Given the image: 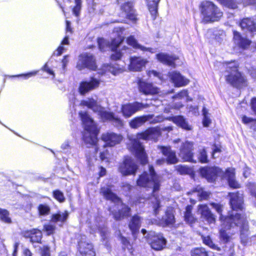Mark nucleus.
Masks as SVG:
<instances>
[{"instance_id": "nucleus-34", "label": "nucleus", "mask_w": 256, "mask_h": 256, "mask_svg": "<svg viewBox=\"0 0 256 256\" xmlns=\"http://www.w3.org/2000/svg\"><path fill=\"white\" fill-rule=\"evenodd\" d=\"M160 0H146L149 11L154 20L158 13V4Z\"/></svg>"}, {"instance_id": "nucleus-11", "label": "nucleus", "mask_w": 256, "mask_h": 256, "mask_svg": "<svg viewBox=\"0 0 256 256\" xmlns=\"http://www.w3.org/2000/svg\"><path fill=\"white\" fill-rule=\"evenodd\" d=\"M147 239L152 248L155 250H162L166 245V240L160 233L150 232L148 235Z\"/></svg>"}, {"instance_id": "nucleus-5", "label": "nucleus", "mask_w": 256, "mask_h": 256, "mask_svg": "<svg viewBox=\"0 0 256 256\" xmlns=\"http://www.w3.org/2000/svg\"><path fill=\"white\" fill-rule=\"evenodd\" d=\"M80 104L88 107L94 112L98 114L103 122H110L116 126H123V121L120 118L116 116L113 112L106 110L105 108L100 106L93 98L82 100Z\"/></svg>"}, {"instance_id": "nucleus-58", "label": "nucleus", "mask_w": 256, "mask_h": 256, "mask_svg": "<svg viewBox=\"0 0 256 256\" xmlns=\"http://www.w3.org/2000/svg\"><path fill=\"white\" fill-rule=\"evenodd\" d=\"M248 187L250 190L252 195L256 198V185L254 183H249Z\"/></svg>"}, {"instance_id": "nucleus-16", "label": "nucleus", "mask_w": 256, "mask_h": 256, "mask_svg": "<svg viewBox=\"0 0 256 256\" xmlns=\"http://www.w3.org/2000/svg\"><path fill=\"white\" fill-rule=\"evenodd\" d=\"M137 168L134 160L130 156H126L119 167V170L122 175L127 176L135 174Z\"/></svg>"}, {"instance_id": "nucleus-24", "label": "nucleus", "mask_w": 256, "mask_h": 256, "mask_svg": "<svg viewBox=\"0 0 256 256\" xmlns=\"http://www.w3.org/2000/svg\"><path fill=\"white\" fill-rule=\"evenodd\" d=\"M138 88L140 92L146 95L154 94L159 92L158 88L154 86L152 84L147 83L142 80L139 81Z\"/></svg>"}, {"instance_id": "nucleus-4", "label": "nucleus", "mask_w": 256, "mask_h": 256, "mask_svg": "<svg viewBox=\"0 0 256 256\" xmlns=\"http://www.w3.org/2000/svg\"><path fill=\"white\" fill-rule=\"evenodd\" d=\"M200 173L209 182H212L218 176L227 179L230 186L233 188H238L240 184L236 180L234 170L228 168L225 172L218 167H205L200 168Z\"/></svg>"}, {"instance_id": "nucleus-14", "label": "nucleus", "mask_w": 256, "mask_h": 256, "mask_svg": "<svg viewBox=\"0 0 256 256\" xmlns=\"http://www.w3.org/2000/svg\"><path fill=\"white\" fill-rule=\"evenodd\" d=\"M158 149L166 158L158 159L156 163L158 165H162L166 162L168 164H174L178 162V158L170 146H158Z\"/></svg>"}, {"instance_id": "nucleus-51", "label": "nucleus", "mask_w": 256, "mask_h": 256, "mask_svg": "<svg viewBox=\"0 0 256 256\" xmlns=\"http://www.w3.org/2000/svg\"><path fill=\"white\" fill-rule=\"evenodd\" d=\"M120 240L124 246V248H126L130 252V254H132V246L130 242L124 237L120 236Z\"/></svg>"}, {"instance_id": "nucleus-25", "label": "nucleus", "mask_w": 256, "mask_h": 256, "mask_svg": "<svg viewBox=\"0 0 256 256\" xmlns=\"http://www.w3.org/2000/svg\"><path fill=\"white\" fill-rule=\"evenodd\" d=\"M122 10L124 12V16L131 20L132 22H136V16L134 14L133 9V2H128L124 4L121 8Z\"/></svg>"}, {"instance_id": "nucleus-2", "label": "nucleus", "mask_w": 256, "mask_h": 256, "mask_svg": "<svg viewBox=\"0 0 256 256\" xmlns=\"http://www.w3.org/2000/svg\"><path fill=\"white\" fill-rule=\"evenodd\" d=\"M137 184L140 186L152 189L153 195L150 200L154 214L156 216L162 206L164 198L162 196L157 194L160 186V178L155 172L153 166H148V171L144 172L140 176L137 180Z\"/></svg>"}, {"instance_id": "nucleus-9", "label": "nucleus", "mask_w": 256, "mask_h": 256, "mask_svg": "<svg viewBox=\"0 0 256 256\" xmlns=\"http://www.w3.org/2000/svg\"><path fill=\"white\" fill-rule=\"evenodd\" d=\"M226 68L224 76L226 80L233 86L238 87L245 82L244 78L238 71V64L235 60L227 62L222 64Z\"/></svg>"}, {"instance_id": "nucleus-57", "label": "nucleus", "mask_w": 256, "mask_h": 256, "mask_svg": "<svg viewBox=\"0 0 256 256\" xmlns=\"http://www.w3.org/2000/svg\"><path fill=\"white\" fill-rule=\"evenodd\" d=\"M153 118V117L152 118ZM164 118L162 116H158L154 118H152L150 121V124H154L158 122H161L164 120Z\"/></svg>"}, {"instance_id": "nucleus-23", "label": "nucleus", "mask_w": 256, "mask_h": 256, "mask_svg": "<svg viewBox=\"0 0 256 256\" xmlns=\"http://www.w3.org/2000/svg\"><path fill=\"white\" fill-rule=\"evenodd\" d=\"M147 60L141 57L134 56L130 58L128 68L130 70L140 71L147 63Z\"/></svg>"}, {"instance_id": "nucleus-37", "label": "nucleus", "mask_w": 256, "mask_h": 256, "mask_svg": "<svg viewBox=\"0 0 256 256\" xmlns=\"http://www.w3.org/2000/svg\"><path fill=\"white\" fill-rule=\"evenodd\" d=\"M191 256H214V254L210 251H207L204 248H194L190 252Z\"/></svg>"}, {"instance_id": "nucleus-31", "label": "nucleus", "mask_w": 256, "mask_h": 256, "mask_svg": "<svg viewBox=\"0 0 256 256\" xmlns=\"http://www.w3.org/2000/svg\"><path fill=\"white\" fill-rule=\"evenodd\" d=\"M168 119L169 120H172L176 125L181 127L183 129H184L187 130H192V126L188 124V122H186V120L182 116H175L170 117Z\"/></svg>"}, {"instance_id": "nucleus-61", "label": "nucleus", "mask_w": 256, "mask_h": 256, "mask_svg": "<svg viewBox=\"0 0 256 256\" xmlns=\"http://www.w3.org/2000/svg\"><path fill=\"white\" fill-rule=\"evenodd\" d=\"M148 74L150 77H151L152 76H154L158 78L160 80H162V76L160 73H158L154 70H150L148 72Z\"/></svg>"}, {"instance_id": "nucleus-55", "label": "nucleus", "mask_w": 256, "mask_h": 256, "mask_svg": "<svg viewBox=\"0 0 256 256\" xmlns=\"http://www.w3.org/2000/svg\"><path fill=\"white\" fill-rule=\"evenodd\" d=\"M198 158L200 161L202 163H206L208 162L207 154L204 149H203L200 152Z\"/></svg>"}, {"instance_id": "nucleus-53", "label": "nucleus", "mask_w": 256, "mask_h": 256, "mask_svg": "<svg viewBox=\"0 0 256 256\" xmlns=\"http://www.w3.org/2000/svg\"><path fill=\"white\" fill-rule=\"evenodd\" d=\"M54 197L60 202H63L64 201L65 198L63 193L59 190H56L53 192Z\"/></svg>"}, {"instance_id": "nucleus-17", "label": "nucleus", "mask_w": 256, "mask_h": 256, "mask_svg": "<svg viewBox=\"0 0 256 256\" xmlns=\"http://www.w3.org/2000/svg\"><path fill=\"white\" fill-rule=\"evenodd\" d=\"M78 246V250L82 256H95L93 246L87 241L85 236H81Z\"/></svg>"}, {"instance_id": "nucleus-45", "label": "nucleus", "mask_w": 256, "mask_h": 256, "mask_svg": "<svg viewBox=\"0 0 256 256\" xmlns=\"http://www.w3.org/2000/svg\"><path fill=\"white\" fill-rule=\"evenodd\" d=\"M172 98L176 100H184V101L192 100V99L188 96V92L186 90H182L177 94L174 96Z\"/></svg>"}, {"instance_id": "nucleus-46", "label": "nucleus", "mask_w": 256, "mask_h": 256, "mask_svg": "<svg viewBox=\"0 0 256 256\" xmlns=\"http://www.w3.org/2000/svg\"><path fill=\"white\" fill-rule=\"evenodd\" d=\"M8 212L4 209L0 208V218L4 222L10 223L11 219Z\"/></svg>"}, {"instance_id": "nucleus-22", "label": "nucleus", "mask_w": 256, "mask_h": 256, "mask_svg": "<svg viewBox=\"0 0 256 256\" xmlns=\"http://www.w3.org/2000/svg\"><path fill=\"white\" fill-rule=\"evenodd\" d=\"M198 212L201 217L204 219L208 224H213L216 222L214 214L212 212L206 204H200L198 206Z\"/></svg>"}, {"instance_id": "nucleus-18", "label": "nucleus", "mask_w": 256, "mask_h": 256, "mask_svg": "<svg viewBox=\"0 0 256 256\" xmlns=\"http://www.w3.org/2000/svg\"><path fill=\"white\" fill-rule=\"evenodd\" d=\"M194 143L186 141L183 143L180 148V156L184 161L193 162L192 150H193Z\"/></svg>"}, {"instance_id": "nucleus-39", "label": "nucleus", "mask_w": 256, "mask_h": 256, "mask_svg": "<svg viewBox=\"0 0 256 256\" xmlns=\"http://www.w3.org/2000/svg\"><path fill=\"white\" fill-rule=\"evenodd\" d=\"M107 72H110L114 75H116L121 72V69L116 67L114 64H104L103 66L102 70L100 72L99 74L102 75Z\"/></svg>"}, {"instance_id": "nucleus-6", "label": "nucleus", "mask_w": 256, "mask_h": 256, "mask_svg": "<svg viewBox=\"0 0 256 256\" xmlns=\"http://www.w3.org/2000/svg\"><path fill=\"white\" fill-rule=\"evenodd\" d=\"M78 114L84 129V141L86 144L96 145L98 142L97 136L99 132L96 124L86 112L80 111Z\"/></svg>"}, {"instance_id": "nucleus-10", "label": "nucleus", "mask_w": 256, "mask_h": 256, "mask_svg": "<svg viewBox=\"0 0 256 256\" xmlns=\"http://www.w3.org/2000/svg\"><path fill=\"white\" fill-rule=\"evenodd\" d=\"M200 10L202 21L205 22L218 21L222 16V12L213 2L210 1L202 2Z\"/></svg>"}, {"instance_id": "nucleus-63", "label": "nucleus", "mask_w": 256, "mask_h": 256, "mask_svg": "<svg viewBox=\"0 0 256 256\" xmlns=\"http://www.w3.org/2000/svg\"><path fill=\"white\" fill-rule=\"evenodd\" d=\"M242 2L244 6L256 4V0H242Z\"/></svg>"}, {"instance_id": "nucleus-1", "label": "nucleus", "mask_w": 256, "mask_h": 256, "mask_svg": "<svg viewBox=\"0 0 256 256\" xmlns=\"http://www.w3.org/2000/svg\"><path fill=\"white\" fill-rule=\"evenodd\" d=\"M221 223L219 230V238L221 242L226 244L230 242L232 240V236L239 228L240 242L244 246L247 244L250 232L248 222L244 216H240L237 214L234 216L232 214L227 216Z\"/></svg>"}, {"instance_id": "nucleus-64", "label": "nucleus", "mask_w": 256, "mask_h": 256, "mask_svg": "<svg viewBox=\"0 0 256 256\" xmlns=\"http://www.w3.org/2000/svg\"><path fill=\"white\" fill-rule=\"evenodd\" d=\"M122 188L124 190L128 192L131 190L132 186L126 182H124L122 184Z\"/></svg>"}, {"instance_id": "nucleus-13", "label": "nucleus", "mask_w": 256, "mask_h": 256, "mask_svg": "<svg viewBox=\"0 0 256 256\" xmlns=\"http://www.w3.org/2000/svg\"><path fill=\"white\" fill-rule=\"evenodd\" d=\"M229 196L230 197V206L232 210L231 214H229L230 216L232 214L236 215H239L240 216H244L246 218V216L244 214H241L235 211L242 210L244 208V200L242 194H240L238 192L235 193H229Z\"/></svg>"}, {"instance_id": "nucleus-41", "label": "nucleus", "mask_w": 256, "mask_h": 256, "mask_svg": "<svg viewBox=\"0 0 256 256\" xmlns=\"http://www.w3.org/2000/svg\"><path fill=\"white\" fill-rule=\"evenodd\" d=\"M202 240L203 243L208 246V247H210V248L216 250L218 251H220L221 248L219 246H218L216 244H215L210 236H202Z\"/></svg>"}, {"instance_id": "nucleus-26", "label": "nucleus", "mask_w": 256, "mask_h": 256, "mask_svg": "<svg viewBox=\"0 0 256 256\" xmlns=\"http://www.w3.org/2000/svg\"><path fill=\"white\" fill-rule=\"evenodd\" d=\"M174 222L175 219L172 210L169 208L166 212L165 216L160 220L159 224L162 226H172Z\"/></svg>"}, {"instance_id": "nucleus-27", "label": "nucleus", "mask_w": 256, "mask_h": 256, "mask_svg": "<svg viewBox=\"0 0 256 256\" xmlns=\"http://www.w3.org/2000/svg\"><path fill=\"white\" fill-rule=\"evenodd\" d=\"M234 44L242 49L247 48L250 45V41L242 37L238 32H234Z\"/></svg>"}, {"instance_id": "nucleus-21", "label": "nucleus", "mask_w": 256, "mask_h": 256, "mask_svg": "<svg viewBox=\"0 0 256 256\" xmlns=\"http://www.w3.org/2000/svg\"><path fill=\"white\" fill-rule=\"evenodd\" d=\"M169 77L176 86H184L189 83V80L176 71L170 72Z\"/></svg>"}, {"instance_id": "nucleus-59", "label": "nucleus", "mask_w": 256, "mask_h": 256, "mask_svg": "<svg viewBox=\"0 0 256 256\" xmlns=\"http://www.w3.org/2000/svg\"><path fill=\"white\" fill-rule=\"evenodd\" d=\"M42 256H50V248L48 246H44L41 250Z\"/></svg>"}, {"instance_id": "nucleus-7", "label": "nucleus", "mask_w": 256, "mask_h": 256, "mask_svg": "<svg viewBox=\"0 0 256 256\" xmlns=\"http://www.w3.org/2000/svg\"><path fill=\"white\" fill-rule=\"evenodd\" d=\"M100 193L106 199L112 201L117 206L118 209V212L110 210L116 220H120L130 215V208L122 202L121 200L112 192L109 186L102 187Z\"/></svg>"}, {"instance_id": "nucleus-60", "label": "nucleus", "mask_w": 256, "mask_h": 256, "mask_svg": "<svg viewBox=\"0 0 256 256\" xmlns=\"http://www.w3.org/2000/svg\"><path fill=\"white\" fill-rule=\"evenodd\" d=\"M188 108L189 112H191L192 114L196 115L198 114V106H188Z\"/></svg>"}, {"instance_id": "nucleus-38", "label": "nucleus", "mask_w": 256, "mask_h": 256, "mask_svg": "<svg viewBox=\"0 0 256 256\" xmlns=\"http://www.w3.org/2000/svg\"><path fill=\"white\" fill-rule=\"evenodd\" d=\"M30 240L32 242H40L42 238L40 230L38 229H33L28 232Z\"/></svg>"}, {"instance_id": "nucleus-35", "label": "nucleus", "mask_w": 256, "mask_h": 256, "mask_svg": "<svg viewBox=\"0 0 256 256\" xmlns=\"http://www.w3.org/2000/svg\"><path fill=\"white\" fill-rule=\"evenodd\" d=\"M140 224V218L139 216L136 215L132 216L128 226L134 236L136 233L139 230Z\"/></svg>"}, {"instance_id": "nucleus-44", "label": "nucleus", "mask_w": 256, "mask_h": 256, "mask_svg": "<svg viewBox=\"0 0 256 256\" xmlns=\"http://www.w3.org/2000/svg\"><path fill=\"white\" fill-rule=\"evenodd\" d=\"M69 36L67 35L65 36L64 39L61 42V45L60 46L58 49L54 52V54L56 55L57 56H60L62 54V52L65 50V48L62 46L63 45L68 44V42Z\"/></svg>"}, {"instance_id": "nucleus-12", "label": "nucleus", "mask_w": 256, "mask_h": 256, "mask_svg": "<svg viewBox=\"0 0 256 256\" xmlns=\"http://www.w3.org/2000/svg\"><path fill=\"white\" fill-rule=\"evenodd\" d=\"M149 106L148 104H144L137 102L132 103H126L122 106L121 111L123 116L128 118L138 111Z\"/></svg>"}, {"instance_id": "nucleus-19", "label": "nucleus", "mask_w": 256, "mask_h": 256, "mask_svg": "<svg viewBox=\"0 0 256 256\" xmlns=\"http://www.w3.org/2000/svg\"><path fill=\"white\" fill-rule=\"evenodd\" d=\"M100 81L96 78H92L89 81H83L80 84L78 92L82 95H84L89 92L97 88Z\"/></svg>"}, {"instance_id": "nucleus-62", "label": "nucleus", "mask_w": 256, "mask_h": 256, "mask_svg": "<svg viewBox=\"0 0 256 256\" xmlns=\"http://www.w3.org/2000/svg\"><path fill=\"white\" fill-rule=\"evenodd\" d=\"M42 70L46 72L48 74L52 76V78L54 77V71L48 66L47 64H45V65L42 68Z\"/></svg>"}, {"instance_id": "nucleus-33", "label": "nucleus", "mask_w": 256, "mask_h": 256, "mask_svg": "<svg viewBox=\"0 0 256 256\" xmlns=\"http://www.w3.org/2000/svg\"><path fill=\"white\" fill-rule=\"evenodd\" d=\"M188 194L192 195H196L200 200L208 199L210 195L209 192L204 190V189L200 186L194 188L192 190L188 192Z\"/></svg>"}, {"instance_id": "nucleus-32", "label": "nucleus", "mask_w": 256, "mask_h": 256, "mask_svg": "<svg viewBox=\"0 0 256 256\" xmlns=\"http://www.w3.org/2000/svg\"><path fill=\"white\" fill-rule=\"evenodd\" d=\"M128 45L132 46L135 49L140 50L143 52H149L153 53V50L151 48H146L139 44L134 36H130L126 40Z\"/></svg>"}, {"instance_id": "nucleus-42", "label": "nucleus", "mask_w": 256, "mask_h": 256, "mask_svg": "<svg viewBox=\"0 0 256 256\" xmlns=\"http://www.w3.org/2000/svg\"><path fill=\"white\" fill-rule=\"evenodd\" d=\"M210 205L212 206L213 208H214L216 212L220 214V220L222 222H223L224 220L227 216H224L222 214V212L223 210V206L220 204L212 202L210 204Z\"/></svg>"}, {"instance_id": "nucleus-8", "label": "nucleus", "mask_w": 256, "mask_h": 256, "mask_svg": "<svg viewBox=\"0 0 256 256\" xmlns=\"http://www.w3.org/2000/svg\"><path fill=\"white\" fill-rule=\"evenodd\" d=\"M124 30L122 28H115L114 32L118 33V37L112 39L110 43L102 38H98V40L99 48L101 51H104L106 48H109L114 52L111 56L112 59L114 60H119L122 56V53L118 51L117 48L124 40V38L121 36Z\"/></svg>"}, {"instance_id": "nucleus-30", "label": "nucleus", "mask_w": 256, "mask_h": 256, "mask_svg": "<svg viewBox=\"0 0 256 256\" xmlns=\"http://www.w3.org/2000/svg\"><path fill=\"white\" fill-rule=\"evenodd\" d=\"M156 58L160 62L170 66H174V62L178 58L176 56H170L164 53L156 54Z\"/></svg>"}, {"instance_id": "nucleus-20", "label": "nucleus", "mask_w": 256, "mask_h": 256, "mask_svg": "<svg viewBox=\"0 0 256 256\" xmlns=\"http://www.w3.org/2000/svg\"><path fill=\"white\" fill-rule=\"evenodd\" d=\"M102 138L106 145L113 146L118 144L122 140V137L114 132H106L102 135Z\"/></svg>"}, {"instance_id": "nucleus-49", "label": "nucleus", "mask_w": 256, "mask_h": 256, "mask_svg": "<svg viewBox=\"0 0 256 256\" xmlns=\"http://www.w3.org/2000/svg\"><path fill=\"white\" fill-rule=\"evenodd\" d=\"M39 214L40 216H46L49 214L50 207L46 204H40L38 208Z\"/></svg>"}, {"instance_id": "nucleus-48", "label": "nucleus", "mask_w": 256, "mask_h": 256, "mask_svg": "<svg viewBox=\"0 0 256 256\" xmlns=\"http://www.w3.org/2000/svg\"><path fill=\"white\" fill-rule=\"evenodd\" d=\"M75 6L72 9L73 14L76 16H78L82 9V0H74Z\"/></svg>"}, {"instance_id": "nucleus-47", "label": "nucleus", "mask_w": 256, "mask_h": 256, "mask_svg": "<svg viewBox=\"0 0 256 256\" xmlns=\"http://www.w3.org/2000/svg\"><path fill=\"white\" fill-rule=\"evenodd\" d=\"M202 115L204 116L202 124L204 126L207 127L211 123V120L208 116V110L204 107L202 108Z\"/></svg>"}, {"instance_id": "nucleus-52", "label": "nucleus", "mask_w": 256, "mask_h": 256, "mask_svg": "<svg viewBox=\"0 0 256 256\" xmlns=\"http://www.w3.org/2000/svg\"><path fill=\"white\" fill-rule=\"evenodd\" d=\"M183 106V104L182 102H176L174 104H168V106L166 107L164 109V112L168 113L172 108L179 109Z\"/></svg>"}, {"instance_id": "nucleus-28", "label": "nucleus", "mask_w": 256, "mask_h": 256, "mask_svg": "<svg viewBox=\"0 0 256 256\" xmlns=\"http://www.w3.org/2000/svg\"><path fill=\"white\" fill-rule=\"evenodd\" d=\"M153 115L148 114L136 117L132 120L130 122V126L132 128H137L143 125L146 122L150 120Z\"/></svg>"}, {"instance_id": "nucleus-29", "label": "nucleus", "mask_w": 256, "mask_h": 256, "mask_svg": "<svg viewBox=\"0 0 256 256\" xmlns=\"http://www.w3.org/2000/svg\"><path fill=\"white\" fill-rule=\"evenodd\" d=\"M240 26L243 30H247L252 32H256V20L254 22L248 18H244Z\"/></svg>"}, {"instance_id": "nucleus-50", "label": "nucleus", "mask_w": 256, "mask_h": 256, "mask_svg": "<svg viewBox=\"0 0 256 256\" xmlns=\"http://www.w3.org/2000/svg\"><path fill=\"white\" fill-rule=\"evenodd\" d=\"M176 170L181 174H188L191 172V170L186 166L178 165L176 167Z\"/></svg>"}, {"instance_id": "nucleus-3", "label": "nucleus", "mask_w": 256, "mask_h": 256, "mask_svg": "<svg viewBox=\"0 0 256 256\" xmlns=\"http://www.w3.org/2000/svg\"><path fill=\"white\" fill-rule=\"evenodd\" d=\"M160 134V128L158 127H155L149 128L144 132L138 134L136 136H128V138L130 141V150L134 153L142 164H145L147 163L148 158L140 140H156Z\"/></svg>"}, {"instance_id": "nucleus-40", "label": "nucleus", "mask_w": 256, "mask_h": 256, "mask_svg": "<svg viewBox=\"0 0 256 256\" xmlns=\"http://www.w3.org/2000/svg\"><path fill=\"white\" fill-rule=\"evenodd\" d=\"M68 217V213L67 212H58V213L52 216V221L54 222H64Z\"/></svg>"}, {"instance_id": "nucleus-43", "label": "nucleus", "mask_w": 256, "mask_h": 256, "mask_svg": "<svg viewBox=\"0 0 256 256\" xmlns=\"http://www.w3.org/2000/svg\"><path fill=\"white\" fill-rule=\"evenodd\" d=\"M220 2L229 8L235 9L238 6V2L236 0H218Z\"/></svg>"}, {"instance_id": "nucleus-36", "label": "nucleus", "mask_w": 256, "mask_h": 256, "mask_svg": "<svg viewBox=\"0 0 256 256\" xmlns=\"http://www.w3.org/2000/svg\"><path fill=\"white\" fill-rule=\"evenodd\" d=\"M192 206H188L186 208V211L184 214V218L186 222L190 224L194 223L196 220V218L192 213Z\"/></svg>"}, {"instance_id": "nucleus-15", "label": "nucleus", "mask_w": 256, "mask_h": 256, "mask_svg": "<svg viewBox=\"0 0 256 256\" xmlns=\"http://www.w3.org/2000/svg\"><path fill=\"white\" fill-rule=\"evenodd\" d=\"M76 67L79 70H82L84 68L92 70H95L96 68L95 59L91 54H82L79 56Z\"/></svg>"}, {"instance_id": "nucleus-56", "label": "nucleus", "mask_w": 256, "mask_h": 256, "mask_svg": "<svg viewBox=\"0 0 256 256\" xmlns=\"http://www.w3.org/2000/svg\"><path fill=\"white\" fill-rule=\"evenodd\" d=\"M38 72V70H35V71L28 72L27 74H22L18 75V76H12L13 77L23 76L24 79H28L31 76H36Z\"/></svg>"}, {"instance_id": "nucleus-54", "label": "nucleus", "mask_w": 256, "mask_h": 256, "mask_svg": "<svg viewBox=\"0 0 256 256\" xmlns=\"http://www.w3.org/2000/svg\"><path fill=\"white\" fill-rule=\"evenodd\" d=\"M44 230L48 235H50L54 232L55 226L50 224H46L44 226Z\"/></svg>"}]
</instances>
